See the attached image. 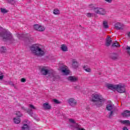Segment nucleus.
Wrapping results in <instances>:
<instances>
[{"label":"nucleus","instance_id":"obj_1","mask_svg":"<svg viewBox=\"0 0 130 130\" xmlns=\"http://www.w3.org/2000/svg\"><path fill=\"white\" fill-rule=\"evenodd\" d=\"M92 101L94 102L95 105L98 107H101L103 104H104V101L105 100L102 95L99 93L92 94Z\"/></svg>","mask_w":130,"mask_h":130},{"label":"nucleus","instance_id":"obj_2","mask_svg":"<svg viewBox=\"0 0 130 130\" xmlns=\"http://www.w3.org/2000/svg\"><path fill=\"white\" fill-rule=\"evenodd\" d=\"M30 50L33 54L38 55V56H42L44 55L45 51L42 49L38 45L34 44L30 47Z\"/></svg>","mask_w":130,"mask_h":130},{"label":"nucleus","instance_id":"obj_3","mask_svg":"<svg viewBox=\"0 0 130 130\" xmlns=\"http://www.w3.org/2000/svg\"><path fill=\"white\" fill-rule=\"evenodd\" d=\"M0 37H2L4 40H9L10 42H13L14 41L12 34L6 29H3V33L0 34Z\"/></svg>","mask_w":130,"mask_h":130},{"label":"nucleus","instance_id":"obj_4","mask_svg":"<svg viewBox=\"0 0 130 130\" xmlns=\"http://www.w3.org/2000/svg\"><path fill=\"white\" fill-rule=\"evenodd\" d=\"M106 108L108 111H109V117H112L114 115V112L115 111V108H114V105L112 103H110L107 105Z\"/></svg>","mask_w":130,"mask_h":130},{"label":"nucleus","instance_id":"obj_5","mask_svg":"<svg viewBox=\"0 0 130 130\" xmlns=\"http://www.w3.org/2000/svg\"><path fill=\"white\" fill-rule=\"evenodd\" d=\"M115 91L118 93H124L125 92V85L123 83L116 84Z\"/></svg>","mask_w":130,"mask_h":130},{"label":"nucleus","instance_id":"obj_6","mask_svg":"<svg viewBox=\"0 0 130 130\" xmlns=\"http://www.w3.org/2000/svg\"><path fill=\"white\" fill-rule=\"evenodd\" d=\"M94 12L96 14H98L99 15H102V16H104L107 14L106 10L102 8H94Z\"/></svg>","mask_w":130,"mask_h":130},{"label":"nucleus","instance_id":"obj_7","mask_svg":"<svg viewBox=\"0 0 130 130\" xmlns=\"http://www.w3.org/2000/svg\"><path fill=\"white\" fill-rule=\"evenodd\" d=\"M34 29L39 32H43L44 31H45V27H44V26L37 24L34 25Z\"/></svg>","mask_w":130,"mask_h":130},{"label":"nucleus","instance_id":"obj_8","mask_svg":"<svg viewBox=\"0 0 130 130\" xmlns=\"http://www.w3.org/2000/svg\"><path fill=\"white\" fill-rule=\"evenodd\" d=\"M69 121L73 124V125L74 127L76 128V130H85L84 128L81 127V126L78 124V123H76L74 119H69Z\"/></svg>","mask_w":130,"mask_h":130},{"label":"nucleus","instance_id":"obj_9","mask_svg":"<svg viewBox=\"0 0 130 130\" xmlns=\"http://www.w3.org/2000/svg\"><path fill=\"white\" fill-rule=\"evenodd\" d=\"M41 73L42 75H46L47 74H49L50 73V70H49V68L47 67H44L41 69Z\"/></svg>","mask_w":130,"mask_h":130},{"label":"nucleus","instance_id":"obj_10","mask_svg":"<svg viewBox=\"0 0 130 130\" xmlns=\"http://www.w3.org/2000/svg\"><path fill=\"white\" fill-rule=\"evenodd\" d=\"M124 27V25L122 23L117 22L115 24V28L117 29V30H123Z\"/></svg>","mask_w":130,"mask_h":130},{"label":"nucleus","instance_id":"obj_11","mask_svg":"<svg viewBox=\"0 0 130 130\" xmlns=\"http://www.w3.org/2000/svg\"><path fill=\"white\" fill-rule=\"evenodd\" d=\"M105 86L110 90H112V91H115L116 84L107 83L105 84Z\"/></svg>","mask_w":130,"mask_h":130},{"label":"nucleus","instance_id":"obj_12","mask_svg":"<svg viewBox=\"0 0 130 130\" xmlns=\"http://www.w3.org/2000/svg\"><path fill=\"white\" fill-rule=\"evenodd\" d=\"M27 122L28 121L27 120H25L23 122V125L21 127V130H30V126L27 124Z\"/></svg>","mask_w":130,"mask_h":130},{"label":"nucleus","instance_id":"obj_13","mask_svg":"<svg viewBox=\"0 0 130 130\" xmlns=\"http://www.w3.org/2000/svg\"><path fill=\"white\" fill-rule=\"evenodd\" d=\"M61 72L63 75H64L65 76H68V75L70 74V70L67 66H63Z\"/></svg>","mask_w":130,"mask_h":130},{"label":"nucleus","instance_id":"obj_14","mask_svg":"<svg viewBox=\"0 0 130 130\" xmlns=\"http://www.w3.org/2000/svg\"><path fill=\"white\" fill-rule=\"evenodd\" d=\"M68 102L70 106H76L77 105V100L75 99H70Z\"/></svg>","mask_w":130,"mask_h":130},{"label":"nucleus","instance_id":"obj_15","mask_svg":"<svg viewBox=\"0 0 130 130\" xmlns=\"http://www.w3.org/2000/svg\"><path fill=\"white\" fill-rule=\"evenodd\" d=\"M43 109L45 110H50L51 109V105L48 103H45L43 105Z\"/></svg>","mask_w":130,"mask_h":130},{"label":"nucleus","instance_id":"obj_16","mask_svg":"<svg viewBox=\"0 0 130 130\" xmlns=\"http://www.w3.org/2000/svg\"><path fill=\"white\" fill-rule=\"evenodd\" d=\"M121 115L123 117H128L130 116V111L125 110L121 113Z\"/></svg>","mask_w":130,"mask_h":130},{"label":"nucleus","instance_id":"obj_17","mask_svg":"<svg viewBox=\"0 0 130 130\" xmlns=\"http://www.w3.org/2000/svg\"><path fill=\"white\" fill-rule=\"evenodd\" d=\"M72 67L74 69H77L79 67V63L76 59H72Z\"/></svg>","mask_w":130,"mask_h":130},{"label":"nucleus","instance_id":"obj_18","mask_svg":"<svg viewBox=\"0 0 130 130\" xmlns=\"http://www.w3.org/2000/svg\"><path fill=\"white\" fill-rule=\"evenodd\" d=\"M68 81H70V82H77L78 81V77L76 76H69L68 78Z\"/></svg>","mask_w":130,"mask_h":130},{"label":"nucleus","instance_id":"obj_19","mask_svg":"<svg viewBox=\"0 0 130 130\" xmlns=\"http://www.w3.org/2000/svg\"><path fill=\"white\" fill-rule=\"evenodd\" d=\"M60 49L63 52L68 51V50H69L68 49V46L66 44L61 45L60 46Z\"/></svg>","mask_w":130,"mask_h":130},{"label":"nucleus","instance_id":"obj_20","mask_svg":"<svg viewBox=\"0 0 130 130\" xmlns=\"http://www.w3.org/2000/svg\"><path fill=\"white\" fill-rule=\"evenodd\" d=\"M120 123L121 124H124L125 125H130V121L128 120H120Z\"/></svg>","mask_w":130,"mask_h":130},{"label":"nucleus","instance_id":"obj_21","mask_svg":"<svg viewBox=\"0 0 130 130\" xmlns=\"http://www.w3.org/2000/svg\"><path fill=\"white\" fill-rule=\"evenodd\" d=\"M111 42H112L111 38H110L109 37H108L106 39V46H110V44H111Z\"/></svg>","mask_w":130,"mask_h":130},{"label":"nucleus","instance_id":"obj_22","mask_svg":"<svg viewBox=\"0 0 130 130\" xmlns=\"http://www.w3.org/2000/svg\"><path fill=\"white\" fill-rule=\"evenodd\" d=\"M13 120L16 124H18L21 122V119H20V118H14Z\"/></svg>","mask_w":130,"mask_h":130},{"label":"nucleus","instance_id":"obj_23","mask_svg":"<svg viewBox=\"0 0 130 130\" xmlns=\"http://www.w3.org/2000/svg\"><path fill=\"white\" fill-rule=\"evenodd\" d=\"M54 15H59L60 14V11L58 10V9H54L53 12Z\"/></svg>","mask_w":130,"mask_h":130},{"label":"nucleus","instance_id":"obj_24","mask_svg":"<svg viewBox=\"0 0 130 130\" xmlns=\"http://www.w3.org/2000/svg\"><path fill=\"white\" fill-rule=\"evenodd\" d=\"M83 69L85 72H87V73H91V69L89 68L88 66H84Z\"/></svg>","mask_w":130,"mask_h":130},{"label":"nucleus","instance_id":"obj_25","mask_svg":"<svg viewBox=\"0 0 130 130\" xmlns=\"http://www.w3.org/2000/svg\"><path fill=\"white\" fill-rule=\"evenodd\" d=\"M50 74L51 78L53 80V81H55V79L56 78V76H55V75L54 73H53V72L51 71Z\"/></svg>","mask_w":130,"mask_h":130},{"label":"nucleus","instance_id":"obj_26","mask_svg":"<svg viewBox=\"0 0 130 130\" xmlns=\"http://www.w3.org/2000/svg\"><path fill=\"white\" fill-rule=\"evenodd\" d=\"M112 46H113V47H120V45L118 44L117 42L113 43Z\"/></svg>","mask_w":130,"mask_h":130},{"label":"nucleus","instance_id":"obj_27","mask_svg":"<svg viewBox=\"0 0 130 130\" xmlns=\"http://www.w3.org/2000/svg\"><path fill=\"white\" fill-rule=\"evenodd\" d=\"M27 112L30 115V116H33V112L32 111V110L28 109L27 110Z\"/></svg>","mask_w":130,"mask_h":130},{"label":"nucleus","instance_id":"obj_28","mask_svg":"<svg viewBox=\"0 0 130 130\" xmlns=\"http://www.w3.org/2000/svg\"><path fill=\"white\" fill-rule=\"evenodd\" d=\"M103 26L104 28H108V24L107 23V21H104Z\"/></svg>","mask_w":130,"mask_h":130},{"label":"nucleus","instance_id":"obj_29","mask_svg":"<svg viewBox=\"0 0 130 130\" xmlns=\"http://www.w3.org/2000/svg\"><path fill=\"white\" fill-rule=\"evenodd\" d=\"M15 114H16V115H17V116H18V117H22V116L23 115L20 112H16L15 113Z\"/></svg>","mask_w":130,"mask_h":130},{"label":"nucleus","instance_id":"obj_30","mask_svg":"<svg viewBox=\"0 0 130 130\" xmlns=\"http://www.w3.org/2000/svg\"><path fill=\"white\" fill-rule=\"evenodd\" d=\"M0 50L2 52H6V51L7 50V48L5 47H2L0 48Z\"/></svg>","mask_w":130,"mask_h":130},{"label":"nucleus","instance_id":"obj_31","mask_svg":"<svg viewBox=\"0 0 130 130\" xmlns=\"http://www.w3.org/2000/svg\"><path fill=\"white\" fill-rule=\"evenodd\" d=\"M126 50L127 53H128V54L130 55V46H127L126 47Z\"/></svg>","mask_w":130,"mask_h":130},{"label":"nucleus","instance_id":"obj_32","mask_svg":"<svg viewBox=\"0 0 130 130\" xmlns=\"http://www.w3.org/2000/svg\"><path fill=\"white\" fill-rule=\"evenodd\" d=\"M53 102H54V103H56V104H59L61 103L60 101L56 100V99H54L53 100Z\"/></svg>","mask_w":130,"mask_h":130},{"label":"nucleus","instance_id":"obj_33","mask_svg":"<svg viewBox=\"0 0 130 130\" xmlns=\"http://www.w3.org/2000/svg\"><path fill=\"white\" fill-rule=\"evenodd\" d=\"M1 12L3 13V14H6V13H8V11L4 8H1Z\"/></svg>","mask_w":130,"mask_h":130},{"label":"nucleus","instance_id":"obj_34","mask_svg":"<svg viewBox=\"0 0 130 130\" xmlns=\"http://www.w3.org/2000/svg\"><path fill=\"white\" fill-rule=\"evenodd\" d=\"M29 108H30L31 109H34V110H36V107H34L33 106V105H29Z\"/></svg>","mask_w":130,"mask_h":130},{"label":"nucleus","instance_id":"obj_35","mask_svg":"<svg viewBox=\"0 0 130 130\" xmlns=\"http://www.w3.org/2000/svg\"><path fill=\"white\" fill-rule=\"evenodd\" d=\"M86 16L87 17H92V16H93V14L91 13H87Z\"/></svg>","mask_w":130,"mask_h":130},{"label":"nucleus","instance_id":"obj_36","mask_svg":"<svg viewBox=\"0 0 130 130\" xmlns=\"http://www.w3.org/2000/svg\"><path fill=\"white\" fill-rule=\"evenodd\" d=\"M89 7L90 8V9H93V8L94 7V4H90L89 5Z\"/></svg>","mask_w":130,"mask_h":130},{"label":"nucleus","instance_id":"obj_37","mask_svg":"<svg viewBox=\"0 0 130 130\" xmlns=\"http://www.w3.org/2000/svg\"><path fill=\"white\" fill-rule=\"evenodd\" d=\"M4 79V75L3 74H0V81H2Z\"/></svg>","mask_w":130,"mask_h":130},{"label":"nucleus","instance_id":"obj_38","mask_svg":"<svg viewBox=\"0 0 130 130\" xmlns=\"http://www.w3.org/2000/svg\"><path fill=\"white\" fill-rule=\"evenodd\" d=\"M21 82L22 83H24V82H26V79H25V78H22V79H21Z\"/></svg>","mask_w":130,"mask_h":130},{"label":"nucleus","instance_id":"obj_39","mask_svg":"<svg viewBox=\"0 0 130 130\" xmlns=\"http://www.w3.org/2000/svg\"><path fill=\"white\" fill-rule=\"evenodd\" d=\"M105 2H107V3H108L109 4H110L112 3V0H105Z\"/></svg>","mask_w":130,"mask_h":130},{"label":"nucleus","instance_id":"obj_40","mask_svg":"<svg viewBox=\"0 0 130 130\" xmlns=\"http://www.w3.org/2000/svg\"><path fill=\"white\" fill-rule=\"evenodd\" d=\"M20 36H21V37H24V35L21 34V35H18V37L19 38V39H21V38Z\"/></svg>","mask_w":130,"mask_h":130},{"label":"nucleus","instance_id":"obj_41","mask_svg":"<svg viewBox=\"0 0 130 130\" xmlns=\"http://www.w3.org/2000/svg\"><path fill=\"white\" fill-rule=\"evenodd\" d=\"M127 35L129 38H130V31L127 33Z\"/></svg>","mask_w":130,"mask_h":130},{"label":"nucleus","instance_id":"obj_42","mask_svg":"<svg viewBox=\"0 0 130 130\" xmlns=\"http://www.w3.org/2000/svg\"><path fill=\"white\" fill-rule=\"evenodd\" d=\"M123 130H128V129H127V127H126V126L123 127Z\"/></svg>","mask_w":130,"mask_h":130},{"label":"nucleus","instance_id":"obj_43","mask_svg":"<svg viewBox=\"0 0 130 130\" xmlns=\"http://www.w3.org/2000/svg\"><path fill=\"white\" fill-rule=\"evenodd\" d=\"M2 28V27L0 26V29Z\"/></svg>","mask_w":130,"mask_h":130},{"label":"nucleus","instance_id":"obj_44","mask_svg":"<svg viewBox=\"0 0 130 130\" xmlns=\"http://www.w3.org/2000/svg\"><path fill=\"white\" fill-rule=\"evenodd\" d=\"M12 2H14V1H12Z\"/></svg>","mask_w":130,"mask_h":130}]
</instances>
